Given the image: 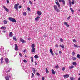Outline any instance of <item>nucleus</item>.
<instances>
[{
  "mask_svg": "<svg viewBox=\"0 0 80 80\" xmlns=\"http://www.w3.org/2000/svg\"><path fill=\"white\" fill-rule=\"evenodd\" d=\"M51 71L52 72V74H55V71H54V70H53V69H52Z\"/></svg>",
  "mask_w": 80,
  "mask_h": 80,
  "instance_id": "nucleus-24",
  "label": "nucleus"
},
{
  "mask_svg": "<svg viewBox=\"0 0 80 80\" xmlns=\"http://www.w3.org/2000/svg\"><path fill=\"white\" fill-rule=\"evenodd\" d=\"M63 5H65V1H62Z\"/></svg>",
  "mask_w": 80,
  "mask_h": 80,
  "instance_id": "nucleus-51",
  "label": "nucleus"
},
{
  "mask_svg": "<svg viewBox=\"0 0 80 80\" xmlns=\"http://www.w3.org/2000/svg\"><path fill=\"white\" fill-rule=\"evenodd\" d=\"M28 10H29V11H30V8L29 7L28 8Z\"/></svg>",
  "mask_w": 80,
  "mask_h": 80,
  "instance_id": "nucleus-47",
  "label": "nucleus"
},
{
  "mask_svg": "<svg viewBox=\"0 0 80 80\" xmlns=\"http://www.w3.org/2000/svg\"><path fill=\"white\" fill-rule=\"evenodd\" d=\"M8 58L5 59V61L7 63H8Z\"/></svg>",
  "mask_w": 80,
  "mask_h": 80,
  "instance_id": "nucleus-18",
  "label": "nucleus"
},
{
  "mask_svg": "<svg viewBox=\"0 0 80 80\" xmlns=\"http://www.w3.org/2000/svg\"><path fill=\"white\" fill-rule=\"evenodd\" d=\"M6 32H7V31L3 30L2 31V32H3V33H5Z\"/></svg>",
  "mask_w": 80,
  "mask_h": 80,
  "instance_id": "nucleus-50",
  "label": "nucleus"
},
{
  "mask_svg": "<svg viewBox=\"0 0 80 80\" xmlns=\"http://www.w3.org/2000/svg\"><path fill=\"white\" fill-rule=\"evenodd\" d=\"M74 3H75V1L74 0H72V2H71V3L73 5L74 4Z\"/></svg>",
  "mask_w": 80,
  "mask_h": 80,
  "instance_id": "nucleus-35",
  "label": "nucleus"
},
{
  "mask_svg": "<svg viewBox=\"0 0 80 80\" xmlns=\"http://www.w3.org/2000/svg\"><path fill=\"white\" fill-rule=\"evenodd\" d=\"M42 80H45V78H44V77H42Z\"/></svg>",
  "mask_w": 80,
  "mask_h": 80,
  "instance_id": "nucleus-55",
  "label": "nucleus"
},
{
  "mask_svg": "<svg viewBox=\"0 0 80 80\" xmlns=\"http://www.w3.org/2000/svg\"><path fill=\"white\" fill-rule=\"evenodd\" d=\"M78 80H80V77L79 78Z\"/></svg>",
  "mask_w": 80,
  "mask_h": 80,
  "instance_id": "nucleus-64",
  "label": "nucleus"
},
{
  "mask_svg": "<svg viewBox=\"0 0 80 80\" xmlns=\"http://www.w3.org/2000/svg\"><path fill=\"white\" fill-rule=\"evenodd\" d=\"M31 61L32 62H33V57H31Z\"/></svg>",
  "mask_w": 80,
  "mask_h": 80,
  "instance_id": "nucleus-36",
  "label": "nucleus"
},
{
  "mask_svg": "<svg viewBox=\"0 0 80 80\" xmlns=\"http://www.w3.org/2000/svg\"><path fill=\"white\" fill-rule=\"evenodd\" d=\"M6 3L7 4H8V3H9V1L8 0H7Z\"/></svg>",
  "mask_w": 80,
  "mask_h": 80,
  "instance_id": "nucleus-42",
  "label": "nucleus"
},
{
  "mask_svg": "<svg viewBox=\"0 0 80 80\" xmlns=\"http://www.w3.org/2000/svg\"><path fill=\"white\" fill-rule=\"evenodd\" d=\"M1 29H3V30H5V29H6V27H3V26H2L1 28Z\"/></svg>",
  "mask_w": 80,
  "mask_h": 80,
  "instance_id": "nucleus-22",
  "label": "nucleus"
},
{
  "mask_svg": "<svg viewBox=\"0 0 80 80\" xmlns=\"http://www.w3.org/2000/svg\"><path fill=\"white\" fill-rule=\"evenodd\" d=\"M73 41L74 42V43H76V42H77L76 40H75V39H73Z\"/></svg>",
  "mask_w": 80,
  "mask_h": 80,
  "instance_id": "nucleus-45",
  "label": "nucleus"
},
{
  "mask_svg": "<svg viewBox=\"0 0 80 80\" xmlns=\"http://www.w3.org/2000/svg\"><path fill=\"white\" fill-rule=\"evenodd\" d=\"M72 59L73 60H75L77 59V58L75 57H72Z\"/></svg>",
  "mask_w": 80,
  "mask_h": 80,
  "instance_id": "nucleus-34",
  "label": "nucleus"
},
{
  "mask_svg": "<svg viewBox=\"0 0 80 80\" xmlns=\"http://www.w3.org/2000/svg\"><path fill=\"white\" fill-rule=\"evenodd\" d=\"M23 62H25V63H26V62H27V60H25V59H24L23 60Z\"/></svg>",
  "mask_w": 80,
  "mask_h": 80,
  "instance_id": "nucleus-46",
  "label": "nucleus"
},
{
  "mask_svg": "<svg viewBox=\"0 0 80 80\" xmlns=\"http://www.w3.org/2000/svg\"><path fill=\"white\" fill-rule=\"evenodd\" d=\"M9 20L10 22H11L12 23H16V22H17V21L13 18H9Z\"/></svg>",
  "mask_w": 80,
  "mask_h": 80,
  "instance_id": "nucleus-1",
  "label": "nucleus"
},
{
  "mask_svg": "<svg viewBox=\"0 0 80 80\" xmlns=\"http://www.w3.org/2000/svg\"><path fill=\"white\" fill-rule=\"evenodd\" d=\"M34 77V74H33V73H32V75L31 77Z\"/></svg>",
  "mask_w": 80,
  "mask_h": 80,
  "instance_id": "nucleus-48",
  "label": "nucleus"
},
{
  "mask_svg": "<svg viewBox=\"0 0 80 80\" xmlns=\"http://www.w3.org/2000/svg\"><path fill=\"white\" fill-rule=\"evenodd\" d=\"M40 17H39V16H38L37 18H35V20L36 22H38L39 19H40Z\"/></svg>",
  "mask_w": 80,
  "mask_h": 80,
  "instance_id": "nucleus-6",
  "label": "nucleus"
},
{
  "mask_svg": "<svg viewBox=\"0 0 80 80\" xmlns=\"http://www.w3.org/2000/svg\"><path fill=\"white\" fill-rule=\"evenodd\" d=\"M34 58H39V57H38V56H37V55H35V56H34Z\"/></svg>",
  "mask_w": 80,
  "mask_h": 80,
  "instance_id": "nucleus-26",
  "label": "nucleus"
},
{
  "mask_svg": "<svg viewBox=\"0 0 80 80\" xmlns=\"http://www.w3.org/2000/svg\"><path fill=\"white\" fill-rule=\"evenodd\" d=\"M55 68H58V65H57L55 66Z\"/></svg>",
  "mask_w": 80,
  "mask_h": 80,
  "instance_id": "nucleus-49",
  "label": "nucleus"
},
{
  "mask_svg": "<svg viewBox=\"0 0 80 80\" xmlns=\"http://www.w3.org/2000/svg\"><path fill=\"white\" fill-rule=\"evenodd\" d=\"M28 40H31V38H28Z\"/></svg>",
  "mask_w": 80,
  "mask_h": 80,
  "instance_id": "nucleus-60",
  "label": "nucleus"
},
{
  "mask_svg": "<svg viewBox=\"0 0 80 80\" xmlns=\"http://www.w3.org/2000/svg\"><path fill=\"white\" fill-rule=\"evenodd\" d=\"M3 58L2 57L1 58V63L3 64Z\"/></svg>",
  "mask_w": 80,
  "mask_h": 80,
  "instance_id": "nucleus-12",
  "label": "nucleus"
},
{
  "mask_svg": "<svg viewBox=\"0 0 80 80\" xmlns=\"http://www.w3.org/2000/svg\"><path fill=\"white\" fill-rule=\"evenodd\" d=\"M37 13L38 14L39 16H40V15H42V12H41L40 11H38L37 12Z\"/></svg>",
  "mask_w": 80,
  "mask_h": 80,
  "instance_id": "nucleus-7",
  "label": "nucleus"
},
{
  "mask_svg": "<svg viewBox=\"0 0 80 80\" xmlns=\"http://www.w3.org/2000/svg\"><path fill=\"white\" fill-rule=\"evenodd\" d=\"M44 36L45 38H46V37H47L46 36V35H44Z\"/></svg>",
  "mask_w": 80,
  "mask_h": 80,
  "instance_id": "nucleus-61",
  "label": "nucleus"
},
{
  "mask_svg": "<svg viewBox=\"0 0 80 80\" xmlns=\"http://www.w3.org/2000/svg\"><path fill=\"white\" fill-rule=\"evenodd\" d=\"M60 42H63V39L61 38L60 39Z\"/></svg>",
  "mask_w": 80,
  "mask_h": 80,
  "instance_id": "nucleus-40",
  "label": "nucleus"
},
{
  "mask_svg": "<svg viewBox=\"0 0 80 80\" xmlns=\"http://www.w3.org/2000/svg\"><path fill=\"white\" fill-rule=\"evenodd\" d=\"M77 57H78V58L79 59H80V54H78L77 55Z\"/></svg>",
  "mask_w": 80,
  "mask_h": 80,
  "instance_id": "nucleus-30",
  "label": "nucleus"
},
{
  "mask_svg": "<svg viewBox=\"0 0 80 80\" xmlns=\"http://www.w3.org/2000/svg\"><path fill=\"white\" fill-rule=\"evenodd\" d=\"M23 15L24 16H26V15H27V13H26V12H24L23 13Z\"/></svg>",
  "mask_w": 80,
  "mask_h": 80,
  "instance_id": "nucleus-27",
  "label": "nucleus"
},
{
  "mask_svg": "<svg viewBox=\"0 0 80 80\" xmlns=\"http://www.w3.org/2000/svg\"><path fill=\"white\" fill-rule=\"evenodd\" d=\"M13 39L14 40H15V41H17V39L16 38V37H13Z\"/></svg>",
  "mask_w": 80,
  "mask_h": 80,
  "instance_id": "nucleus-33",
  "label": "nucleus"
},
{
  "mask_svg": "<svg viewBox=\"0 0 80 80\" xmlns=\"http://www.w3.org/2000/svg\"><path fill=\"white\" fill-rule=\"evenodd\" d=\"M32 48H35V44H33L32 46Z\"/></svg>",
  "mask_w": 80,
  "mask_h": 80,
  "instance_id": "nucleus-28",
  "label": "nucleus"
},
{
  "mask_svg": "<svg viewBox=\"0 0 80 80\" xmlns=\"http://www.w3.org/2000/svg\"><path fill=\"white\" fill-rule=\"evenodd\" d=\"M54 8L56 12H60V10H59V9L58 8L57 6L55 5H54Z\"/></svg>",
  "mask_w": 80,
  "mask_h": 80,
  "instance_id": "nucleus-3",
  "label": "nucleus"
},
{
  "mask_svg": "<svg viewBox=\"0 0 80 80\" xmlns=\"http://www.w3.org/2000/svg\"><path fill=\"white\" fill-rule=\"evenodd\" d=\"M18 45H17V44L15 45V50L16 51H17L18 50Z\"/></svg>",
  "mask_w": 80,
  "mask_h": 80,
  "instance_id": "nucleus-9",
  "label": "nucleus"
},
{
  "mask_svg": "<svg viewBox=\"0 0 80 80\" xmlns=\"http://www.w3.org/2000/svg\"><path fill=\"white\" fill-rule=\"evenodd\" d=\"M59 1L60 3H61L62 2V1H64V0H59Z\"/></svg>",
  "mask_w": 80,
  "mask_h": 80,
  "instance_id": "nucleus-43",
  "label": "nucleus"
},
{
  "mask_svg": "<svg viewBox=\"0 0 80 80\" xmlns=\"http://www.w3.org/2000/svg\"><path fill=\"white\" fill-rule=\"evenodd\" d=\"M75 55V52L73 51L72 52V55H73V56H74Z\"/></svg>",
  "mask_w": 80,
  "mask_h": 80,
  "instance_id": "nucleus-37",
  "label": "nucleus"
},
{
  "mask_svg": "<svg viewBox=\"0 0 80 80\" xmlns=\"http://www.w3.org/2000/svg\"><path fill=\"white\" fill-rule=\"evenodd\" d=\"M3 22H4V24H7L8 23V21H6L5 20H4Z\"/></svg>",
  "mask_w": 80,
  "mask_h": 80,
  "instance_id": "nucleus-19",
  "label": "nucleus"
},
{
  "mask_svg": "<svg viewBox=\"0 0 80 80\" xmlns=\"http://www.w3.org/2000/svg\"><path fill=\"white\" fill-rule=\"evenodd\" d=\"M32 70H33V72L34 74H35V72H36V70L34 68H32Z\"/></svg>",
  "mask_w": 80,
  "mask_h": 80,
  "instance_id": "nucleus-17",
  "label": "nucleus"
},
{
  "mask_svg": "<svg viewBox=\"0 0 80 80\" xmlns=\"http://www.w3.org/2000/svg\"><path fill=\"white\" fill-rule=\"evenodd\" d=\"M19 5H20V4H19V3L15 4L14 5V8L16 10H18V6Z\"/></svg>",
  "mask_w": 80,
  "mask_h": 80,
  "instance_id": "nucleus-4",
  "label": "nucleus"
},
{
  "mask_svg": "<svg viewBox=\"0 0 80 80\" xmlns=\"http://www.w3.org/2000/svg\"><path fill=\"white\" fill-rule=\"evenodd\" d=\"M46 72L47 73H48L49 72V71L48 70V69H47V68H46Z\"/></svg>",
  "mask_w": 80,
  "mask_h": 80,
  "instance_id": "nucleus-25",
  "label": "nucleus"
},
{
  "mask_svg": "<svg viewBox=\"0 0 80 80\" xmlns=\"http://www.w3.org/2000/svg\"><path fill=\"white\" fill-rule=\"evenodd\" d=\"M9 36L10 37H13V32H11L9 33Z\"/></svg>",
  "mask_w": 80,
  "mask_h": 80,
  "instance_id": "nucleus-13",
  "label": "nucleus"
},
{
  "mask_svg": "<svg viewBox=\"0 0 80 80\" xmlns=\"http://www.w3.org/2000/svg\"><path fill=\"white\" fill-rule=\"evenodd\" d=\"M70 79L71 80H75V78L74 77H70Z\"/></svg>",
  "mask_w": 80,
  "mask_h": 80,
  "instance_id": "nucleus-21",
  "label": "nucleus"
},
{
  "mask_svg": "<svg viewBox=\"0 0 80 80\" xmlns=\"http://www.w3.org/2000/svg\"><path fill=\"white\" fill-rule=\"evenodd\" d=\"M19 55H20V56L21 57H22V54L21 53H19Z\"/></svg>",
  "mask_w": 80,
  "mask_h": 80,
  "instance_id": "nucleus-56",
  "label": "nucleus"
},
{
  "mask_svg": "<svg viewBox=\"0 0 80 80\" xmlns=\"http://www.w3.org/2000/svg\"><path fill=\"white\" fill-rule=\"evenodd\" d=\"M3 7L4 8L5 10L7 12H8V11H9V10L7 8H6V7H5V6H3Z\"/></svg>",
  "mask_w": 80,
  "mask_h": 80,
  "instance_id": "nucleus-10",
  "label": "nucleus"
},
{
  "mask_svg": "<svg viewBox=\"0 0 80 80\" xmlns=\"http://www.w3.org/2000/svg\"><path fill=\"white\" fill-rule=\"evenodd\" d=\"M56 5H58V7L59 8L60 7V5L58 2H56Z\"/></svg>",
  "mask_w": 80,
  "mask_h": 80,
  "instance_id": "nucleus-15",
  "label": "nucleus"
},
{
  "mask_svg": "<svg viewBox=\"0 0 80 80\" xmlns=\"http://www.w3.org/2000/svg\"><path fill=\"white\" fill-rule=\"evenodd\" d=\"M12 74L10 73L9 74H7V76L5 77V78L6 80H9V78H11Z\"/></svg>",
  "mask_w": 80,
  "mask_h": 80,
  "instance_id": "nucleus-2",
  "label": "nucleus"
},
{
  "mask_svg": "<svg viewBox=\"0 0 80 80\" xmlns=\"http://www.w3.org/2000/svg\"><path fill=\"white\" fill-rule=\"evenodd\" d=\"M64 25H66V27H69V25H68L67 22H64Z\"/></svg>",
  "mask_w": 80,
  "mask_h": 80,
  "instance_id": "nucleus-14",
  "label": "nucleus"
},
{
  "mask_svg": "<svg viewBox=\"0 0 80 80\" xmlns=\"http://www.w3.org/2000/svg\"><path fill=\"white\" fill-rule=\"evenodd\" d=\"M70 18V16H69L68 18V19H69V18Z\"/></svg>",
  "mask_w": 80,
  "mask_h": 80,
  "instance_id": "nucleus-62",
  "label": "nucleus"
},
{
  "mask_svg": "<svg viewBox=\"0 0 80 80\" xmlns=\"http://www.w3.org/2000/svg\"><path fill=\"white\" fill-rule=\"evenodd\" d=\"M31 52H35V48H32V50H31Z\"/></svg>",
  "mask_w": 80,
  "mask_h": 80,
  "instance_id": "nucleus-16",
  "label": "nucleus"
},
{
  "mask_svg": "<svg viewBox=\"0 0 80 80\" xmlns=\"http://www.w3.org/2000/svg\"><path fill=\"white\" fill-rule=\"evenodd\" d=\"M59 53L60 54H61V53H62V52H61V51H59Z\"/></svg>",
  "mask_w": 80,
  "mask_h": 80,
  "instance_id": "nucleus-59",
  "label": "nucleus"
},
{
  "mask_svg": "<svg viewBox=\"0 0 80 80\" xmlns=\"http://www.w3.org/2000/svg\"><path fill=\"white\" fill-rule=\"evenodd\" d=\"M74 46L75 47V48H76V47H78V48L79 47V48H80V46H77V45H76L75 44H74Z\"/></svg>",
  "mask_w": 80,
  "mask_h": 80,
  "instance_id": "nucleus-23",
  "label": "nucleus"
},
{
  "mask_svg": "<svg viewBox=\"0 0 80 80\" xmlns=\"http://www.w3.org/2000/svg\"><path fill=\"white\" fill-rule=\"evenodd\" d=\"M29 2L30 4L31 5H32V2H31V1H29Z\"/></svg>",
  "mask_w": 80,
  "mask_h": 80,
  "instance_id": "nucleus-41",
  "label": "nucleus"
},
{
  "mask_svg": "<svg viewBox=\"0 0 80 80\" xmlns=\"http://www.w3.org/2000/svg\"><path fill=\"white\" fill-rule=\"evenodd\" d=\"M65 67H63L62 68V70H63V71H65Z\"/></svg>",
  "mask_w": 80,
  "mask_h": 80,
  "instance_id": "nucleus-39",
  "label": "nucleus"
},
{
  "mask_svg": "<svg viewBox=\"0 0 80 80\" xmlns=\"http://www.w3.org/2000/svg\"><path fill=\"white\" fill-rule=\"evenodd\" d=\"M60 47H61V48H64V45L63 44L62 45H60Z\"/></svg>",
  "mask_w": 80,
  "mask_h": 80,
  "instance_id": "nucleus-32",
  "label": "nucleus"
},
{
  "mask_svg": "<svg viewBox=\"0 0 80 80\" xmlns=\"http://www.w3.org/2000/svg\"><path fill=\"white\" fill-rule=\"evenodd\" d=\"M36 75H38V76H40V73L38 72H37Z\"/></svg>",
  "mask_w": 80,
  "mask_h": 80,
  "instance_id": "nucleus-38",
  "label": "nucleus"
},
{
  "mask_svg": "<svg viewBox=\"0 0 80 80\" xmlns=\"http://www.w3.org/2000/svg\"><path fill=\"white\" fill-rule=\"evenodd\" d=\"M69 4L72 3V2H71L70 0H69Z\"/></svg>",
  "mask_w": 80,
  "mask_h": 80,
  "instance_id": "nucleus-53",
  "label": "nucleus"
},
{
  "mask_svg": "<svg viewBox=\"0 0 80 80\" xmlns=\"http://www.w3.org/2000/svg\"><path fill=\"white\" fill-rule=\"evenodd\" d=\"M74 67H73V66H71L69 67V68L70 69H72V68H73Z\"/></svg>",
  "mask_w": 80,
  "mask_h": 80,
  "instance_id": "nucleus-29",
  "label": "nucleus"
},
{
  "mask_svg": "<svg viewBox=\"0 0 80 80\" xmlns=\"http://www.w3.org/2000/svg\"><path fill=\"white\" fill-rule=\"evenodd\" d=\"M58 47V45H57V44H56L55 46L56 48H57V47Z\"/></svg>",
  "mask_w": 80,
  "mask_h": 80,
  "instance_id": "nucleus-52",
  "label": "nucleus"
},
{
  "mask_svg": "<svg viewBox=\"0 0 80 80\" xmlns=\"http://www.w3.org/2000/svg\"><path fill=\"white\" fill-rule=\"evenodd\" d=\"M69 75L68 74H66L64 75L63 76V77L65 78H68V77H69Z\"/></svg>",
  "mask_w": 80,
  "mask_h": 80,
  "instance_id": "nucleus-8",
  "label": "nucleus"
},
{
  "mask_svg": "<svg viewBox=\"0 0 80 80\" xmlns=\"http://www.w3.org/2000/svg\"><path fill=\"white\" fill-rule=\"evenodd\" d=\"M22 8V6H19V8Z\"/></svg>",
  "mask_w": 80,
  "mask_h": 80,
  "instance_id": "nucleus-54",
  "label": "nucleus"
},
{
  "mask_svg": "<svg viewBox=\"0 0 80 80\" xmlns=\"http://www.w3.org/2000/svg\"><path fill=\"white\" fill-rule=\"evenodd\" d=\"M55 54H56V55H58V53L57 52H56Z\"/></svg>",
  "mask_w": 80,
  "mask_h": 80,
  "instance_id": "nucleus-58",
  "label": "nucleus"
},
{
  "mask_svg": "<svg viewBox=\"0 0 80 80\" xmlns=\"http://www.w3.org/2000/svg\"><path fill=\"white\" fill-rule=\"evenodd\" d=\"M26 52V50H24V51H23V52Z\"/></svg>",
  "mask_w": 80,
  "mask_h": 80,
  "instance_id": "nucleus-63",
  "label": "nucleus"
},
{
  "mask_svg": "<svg viewBox=\"0 0 80 80\" xmlns=\"http://www.w3.org/2000/svg\"><path fill=\"white\" fill-rule=\"evenodd\" d=\"M35 65H37V62H35Z\"/></svg>",
  "mask_w": 80,
  "mask_h": 80,
  "instance_id": "nucleus-57",
  "label": "nucleus"
},
{
  "mask_svg": "<svg viewBox=\"0 0 80 80\" xmlns=\"http://www.w3.org/2000/svg\"><path fill=\"white\" fill-rule=\"evenodd\" d=\"M20 41L22 42V43H26V41H25V40H23L22 38L20 39Z\"/></svg>",
  "mask_w": 80,
  "mask_h": 80,
  "instance_id": "nucleus-5",
  "label": "nucleus"
},
{
  "mask_svg": "<svg viewBox=\"0 0 80 80\" xmlns=\"http://www.w3.org/2000/svg\"><path fill=\"white\" fill-rule=\"evenodd\" d=\"M70 10L72 12V14H73V13L74 12V11H73V9L72 8H70Z\"/></svg>",
  "mask_w": 80,
  "mask_h": 80,
  "instance_id": "nucleus-20",
  "label": "nucleus"
},
{
  "mask_svg": "<svg viewBox=\"0 0 80 80\" xmlns=\"http://www.w3.org/2000/svg\"><path fill=\"white\" fill-rule=\"evenodd\" d=\"M73 65L75 66L77 65V63L76 62H73Z\"/></svg>",
  "mask_w": 80,
  "mask_h": 80,
  "instance_id": "nucleus-31",
  "label": "nucleus"
},
{
  "mask_svg": "<svg viewBox=\"0 0 80 80\" xmlns=\"http://www.w3.org/2000/svg\"><path fill=\"white\" fill-rule=\"evenodd\" d=\"M50 52L51 53V54L52 55H53V50L52 49H50Z\"/></svg>",
  "mask_w": 80,
  "mask_h": 80,
  "instance_id": "nucleus-11",
  "label": "nucleus"
},
{
  "mask_svg": "<svg viewBox=\"0 0 80 80\" xmlns=\"http://www.w3.org/2000/svg\"><path fill=\"white\" fill-rule=\"evenodd\" d=\"M69 7L70 8H71V7H72V3H69Z\"/></svg>",
  "mask_w": 80,
  "mask_h": 80,
  "instance_id": "nucleus-44",
  "label": "nucleus"
}]
</instances>
